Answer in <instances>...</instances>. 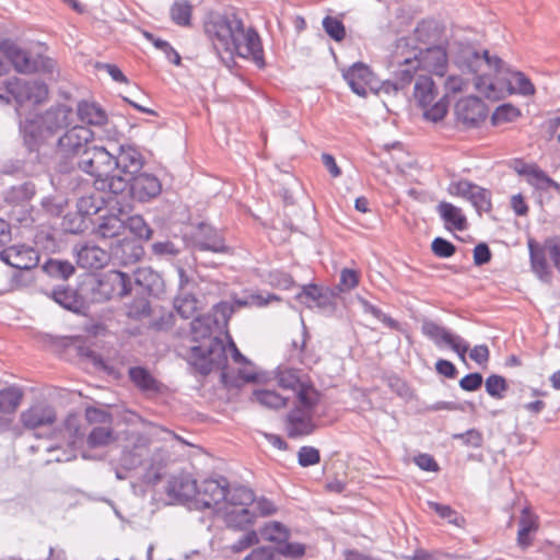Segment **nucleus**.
I'll use <instances>...</instances> for the list:
<instances>
[{
    "label": "nucleus",
    "mask_w": 560,
    "mask_h": 560,
    "mask_svg": "<svg viewBox=\"0 0 560 560\" xmlns=\"http://www.w3.org/2000/svg\"><path fill=\"white\" fill-rule=\"evenodd\" d=\"M56 448L67 447L71 452L105 447L116 441L113 416L107 410L88 407L84 418L70 415L56 432Z\"/></svg>",
    "instance_id": "39448f33"
},
{
    "label": "nucleus",
    "mask_w": 560,
    "mask_h": 560,
    "mask_svg": "<svg viewBox=\"0 0 560 560\" xmlns=\"http://www.w3.org/2000/svg\"><path fill=\"white\" fill-rule=\"evenodd\" d=\"M189 345L180 351L182 357L200 374L221 371L224 380L232 377L229 370V342L212 336L209 317L192 319Z\"/></svg>",
    "instance_id": "423d86ee"
},
{
    "label": "nucleus",
    "mask_w": 560,
    "mask_h": 560,
    "mask_svg": "<svg viewBox=\"0 0 560 560\" xmlns=\"http://www.w3.org/2000/svg\"><path fill=\"white\" fill-rule=\"evenodd\" d=\"M469 79L462 74L451 73L444 81V95L446 100L451 96L464 93L468 90Z\"/></svg>",
    "instance_id": "79ce46f5"
},
{
    "label": "nucleus",
    "mask_w": 560,
    "mask_h": 560,
    "mask_svg": "<svg viewBox=\"0 0 560 560\" xmlns=\"http://www.w3.org/2000/svg\"><path fill=\"white\" fill-rule=\"evenodd\" d=\"M546 130L560 145V109L555 110L546 120Z\"/></svg>",
    "instance_id": "13d9d810"
},
{
    "label": "nucleus",
    "mask_w": 560,
    "mask_h": 560,
    "mask_svg": "<svg viewBox=\"0 0 560 560\" xmlns=\"http://www.w3.org/2000/svg\"><path fill=\"white\" fill-rule=\"evenodd\" d=\"M219 512L226 526L236 530H247L256 521L253 506L221 505Z\"/></svg>",
    "instance_id": "412c9836"
},
{
    "label": "nucleus",
    "mask_w": 560,
    "mask_h": 560,
    "mask_svg": "<svg viewBox=\"0 0 560 560\" xmlns=\"http://www.w3.org/2000/svg\"><path fill=\"white\" fill-rule=\"evenodd\" d=\"M261 536L267 541L280 545L288 540L290 533L282 524L270 522L261 528Z\"/></svg>",
    "instance_id": "a19ab883"
},
{
    "label": "nucleus",
    "mask_w": 560,
    "mask_h": 560,
    "mask_svg": "<svg viewBox=\"0 0 560 560\" xmlns=\"http://www.w3.org/2000/svg\"><path fill=\"white\" fill-rule=\"evenodd\" d=\"M196 247L199 250H209L220 254L231 253V248L225 244L222 234L211 228L201 226V236L196 241Z\"/></svg>",
    "instance_id": "bb28decb"
},
{
    "label": "nucleus",
    "mask_w": 560,
    "mask_h": 560,
    "mask_svg": "<svg viewBox=\"0 0 560 560\" xmlns=\"http://www.w3.org/2000/svg\"><path fill=\"white\" fill-rule=\"evenodd\" d=\"M1 259L13 268L27 270L37 265L38 255L27 246H10L1 252Z\"/></svg>",
    "instance_id": "393cba45"
},
{
    "label": "nucleus",
    "mask_w": 560,
    "mask_h": 560,
    "mask_svg": "<svg viewBox=\"0 0 560 560\" xmlns=\"http://www.w3.org/2000/svg\"><path fill=\"white\" fill-rule=\"evenodd\" d=\"M100 290L108 298H122L131 290V281L127 273L109 270L100 279Z\"/></svg>",
    "instance_id": "5701e85b"
},
{
    "label": "nucleus",
    "mask_w": 560,
    "mask_h": 560,
    "mask_svg": "<svg viewBox=\"0 0 560 560\" xmlns=\"http://www.w3.org/2000/svg\"><path fill=\"white\" fill-rule=\"evenodd\" d=\"M486 392L495 399H502L509 388L506 380L497 374H492L486 378Z\"/></svg>",
    "instance_id": "49530a36"
},
{
    "label": "nucleus",
    "mask_w": 560,
    "mask_h": 560,
    "mask_svg": "<svg viewBox=\"0 0 560 560\" xmlns=\"http://www.w3.org/2000/svg\"><path fill=\"white\" fill-rule=\"evenodd\" d=\"M5 92L16 104V110L35 108L49 98V88L38 80H25L12 77L3 83Z\"/></svg>",
    "instance_id": "9d476101"
},
{
    "label": "nucleus",
    "mask_w": 560,
    "mask_h": 560,
    "mask_svg": "<svg viewBox=\"0 0 560 560\" xmlns=\"http://www.w3.org/2000/svg\"><path fill=\"white\" fill-rule=\"evenodd\" d=\"M107 253L98 246L85 245L77 254V264L85 269H98L107 260Z\"/></svg>",
    "instance_id": "cd10ccee"
},
{
    "label": "nucleus",
    "mask_w": 560,
    "mask_h": 560,
    "mask_svg": "<svg viewBox=\"0 0 560 560\" xmlns=\"http://www.w3.org/2000/svg\"><path fill=\"white\" fill-rule=\"evenodd\" d=\"M431 248L434 255L441 258H448L453 256L456 249L451 242L442 237L434 238L431 244Z\"/></svg>",
    "instance_id": "603ef678"
},
{
    "label": "nucleus",
    "mask_w": 560,
    "mask_h": 560,
    "mask_svg": "<svg viewBox=\"0 0 560 560\" xmlns=\"http://www.w3.org/2000/svg\"><path fill=\"white\" fill-rule=\"evenodd\" d=\"M448 45H435L415 52L423 71L443 77L448 67Z\"/></svg>",
    "instance_id": "f3484780"
},
{
    "label": "nucleus",
    "mask_w": 560,
    "mask_h": 560,
    "mask_svg": "<svg viewBox=\"0 0 560 560\" xmlns=\"http://www.w3.org/2000/svg\"><path fill=\"white\" fill-rule=\"evenodd\" d=\"M130 191L133 199L145 202L161 194L162 185L160 180L150 174H138L130 179Z\"/></svg>",
    "instance_id": "b1692460"
},
{
    "label": "nucleus",
    "mask_w": 560,
    "mask_h": 560,
    "mask_svg": "<svg viewBox=\"0 0 560 560\" xmlns=\"http://www.w3.org/2000/svg\"><path fill=\"white\" fill-rule=\"evenodd\" d=\"M2 57L11 63L16 72L22 74H51L56 69L54 59L44 55L33 56L12 38H0V77L8 71Z\"/></svg>",
    "instance_id": "6e6552de"
},
{
    "label": "nucleus",
    "mask_w": 560,
    "mask_h": 560,
    "mask_svg": "<svg viewBox=\"0 0 560 560\" xmlns=\"http://www.w3.org/2000/svg\"><path fill=\"white\" fill-rule=\"evenodd\" d=\"M455 115L458 121L467 127L477 126L487 117L483 102L476 96L459 98L455 104Z\"/></svg>",
    "instance_id": "a211bd4d"
},
{
    "label": "nucleus",
    "mask_w": 560,
    "mask_h": 560,
    "mask_svg": "<svg viewBox=\"0 0 560 560\" xmlns=\"http://www.w3.org/2000/svg\"><path fill=\"white\" fill-rule=\"evenodd\" d=\"M171 491L180 500L194 501L197 504L199 483L190 476H179L172 481Z\"/></svg>",
    "instance_id": "473e14b6"
},
{
    "label": "nucleus",
    "mask_w": 560,
    "mask_h": 560,
    "mask_svg": "<svg viewBox=\"0 0 560 560\" xmlns=\"http://www.w3.org/2000/svg\"><path fill=\"white\" fill-rule=\"evenodd\" d=\"M126 225L117 215L110 214L103 217L98 223L95 233L102 238H113L119 236Z\"/></svg>",
    "instance_id": "c9c22d12"
},
{
    "label": "nucleus",
    "mask_w": 560,
    "mask_h": 560,
    "mask_svg": "<svg viewBox=\"0 0 560 560\" xmlns=\"http://www.w3.org/2000/svg\"><path fill=\"white\" fill-rule=\"evenodd\" d=\"M97 69L106 71L110 78L118 83H128L127 77L122 73V71L114 63H98L96 66Z\"/></svg>",
    "instance_id": "680f3d73"
},
{
    "label": "nucleus",
    "mask_w": 560,
    "mask_h": 560,
    "mask_svg": "<svg viewBox=\"0 0 560 560\" xmlns=\"http://www.w3.org/2000/svg\"><path fill=\"white\" fill-rule=\"evenodd\" d=\"M416 39L424 45H448V38L446 35V27L440 21L434 19H424L420 21L415 31Z\"/></svg>",
    "instance_id": "aec40b11"
},
{
    "label": "nucleus",
    "mask_w": 560,
    "mask_h": 560,
    "mask_svg": "<svg viewBox=\"0 0 560 560\" xmlns=\"http://www.w3.org/2000/svg\"><path fill=\"white\" fill-rule=\"evenodd\" d=\"M44 269L51 277H59L61 279H68L74 272V267L71 262L57 259L46 261Z\"/></svg>",
    "instance_id": "a18cd8bd"
},
{
    "label": "nucleus",
    "mask_w": 560,
    "mask_h": 560,
    "mask_svg": "<svg viewBox=\"0 0 560 560\" xmlns=\"http://www.w3.org/2000/svg\"><path fill=\"white\" fill-rule=\"evenodd\" d=\"M243 560H273V551L266 547L254 549Z\"/></svg>",
    "instance_id": "774afa93"
},
{
    "label": "nucleus",
    "mask_w": 560,
    "mask_h": 560,
    "mask_svg": "<svg viewBox=\"0 0 560 560\" xmlns=\"http://www.w3.org/2000/svg\"><path fill=\"white\" fill-rule=\"evenodd\" d=\"M527 246L532 268L541 280L547 281L551 276L546 256L550 258L555 268L560 272V236L548 237L542 244L529 238Z\"/></svg>",
    "instance_id": "9b49d317"
},
{
    "label": "nucleus",
    "mask_w": 560,
    "mask_h": 560,
    "mask_svg": "<svg viewBox=\"0 0 560 560\" xmlns=\"http://www.w3.org/2000/svg\"><path fill=\"white\" fill-rule=\"evenodd\" d=\"M207 38L215 52L223 58L238 56L252 60L258 68L265 67L264 49L259 34L246 28L243 20L234 13H211L203 23Z\"/></svg>",
    "instance_id": "20e7f679"
},
{
    "label": "nucleus",
    "mask_w": 560,
    "mask_h": 560,
    "mask_svg": "<svg viewBox=\"0 0 560 560\" xmlns=\"http://www.w3.org/2000/svg\"><path fill=\"white\" fill-rule=\"evenodd\" d=\"M435 370L439 374L448 378H454L457 373L455 365L451 361L445 359H439L436 361Z\"/></svg>",
    "instance_id": "338daca9"
},
{
    "label": "nucleus",
    "mask_w": 560,
    "mask_h": 560,
    "mask_svg": "<svg viewBox=\"0 0 560 560\" xmlns=\"http://www.w3.org/2000/svg\"><path fill=\"white\" fill-rule=\"evenodd\" d=\"M361 271L355 268H342L337 289L339 292H350L357 289L361 282Z\"/></svg>",
    "instance_id": "37998d69"
},
{
    "label": "nucleus",
    "mask_w": 560,
    "mask_h": 560,
    "mask_svg": "<svg viewBox=\"0 0 560 560\" xmlns=\"http://www.w3.org/2000/svg\"><path fill=\"white\" fill-rule=\"evenodd\" d=\"M271 283L282 290H290L294 287L293 278L285 272H276L271 276Z\"/></svg>",
    "instance_id": "e2e57ef3"
},
{
    "label": "nucleus",
    "mask_w": 560,
    "mask_h": 560,
    "mask_svg": "<svg viewBox=\"0 0 560 560\" xmlns=\"http://www.w3.org/2000/svg\"><path fill=\"white\" fill-rule=\"evenodd\" d=\"M412 97L427 121L436 124L447 116L450 102L444 94L440 95L431 75L420 74L416 78Z\"/></svg>",
    "instance_id": "1a4fd4ad"
},
{
    "label": "nucleus",
    "mask_w": 560,
    "mask_h": 560,
    "mask_svg": "<svg viewBox=\"0 0 560 560\" xmlns=\"http://www.w3.org/2000/svg\"><path fill=\"white\" fill-rule=\"evenodd\" d=\"M453 63L463 73L471 74L477 92L490 101L511 95L525 98L536 95V86L527 74L505 67L501 58L491 56L488 50L479 51L471 45L460 44Z\"/></svg>",
    "instance_id": "f03ea898"
},
{
    "label": "nucleus",
    "mask_w": 560,
    "mask_h": 560,
    "mask_svg": "<svg viewBox=\"0 0 560 560\" xmlns=\"http://www.w3.org/2000/svg\"><path fill=\"white\" fill-rule=\"evenodd\" d=\"M469 357L479 366H486L490 360V350L487 345H476L469 350Z\"/></svg>",
    "instance_id": "6e6d98bb"
},
{
    "label": "nucleus",
    "mask_w": 560,
    "mask_h": 560,
    "mask_svg": "<svg viewBox=\"0 0 560 560\" xmlns=\"http://www.w3.org/2000/svg\"><path fill=\"white\" fill-rule=\"evenodd\" d=\"M455 439H459L467 446L478 448L482 445V433L476 429H470L465 433L455 434Z\"/></svg>",
    "instance_id": "5fc2aeb1"
},
{
    "label": "nucleus",
    "mask_w": 560,
    "mask_h": 560,
    "mask_svg": "<svg viewBox=\"0 0 560 560\" xmlns=\"http://www.w3.org/2000/svg\"><path fill=\"white\" fill-rule=\"evenodd\" d=\"M536 518L527 511L524 510L518 523L517 542L522 547L530 545L529 534L537 529Z\"/></svg>",
    "instance_id": "ea45409f"
},
{
    "label": "nucleus",
    "mask_w": 560,
    "mask_h": 560,
    "mask_svg": "<svg viewBox=\"0 0 560 560\" xmlns=\"http://www.w3.org/2000/svg\"><path fill=\"white\" fill-rule=\"evenodd\" d=\"M154 45H155V47H158L159 49L164 51V54L166 55L167 59L172 63H174L176 66L180 65V56H179V54L167 42L158 39V40L154 42Z\"/></svg>",
    "instance_id": "69168bd1"
},
{
    "label": "nucleus",
    "mask_w": 560,
    "mask_h": 560,
    "mask_svg": "<svg viewBox=\"0 0 560 560\" xmlns=\"http://www.w3.org/2000/svg\"><path fill=\"white\" fill-rule=\"evenodd\" d=\"M175 308L183 318H197L198 301L191 294L178 296L175 300Z\"/></svg>",
    "instance_id": "c03bdc74"
},
{
    "label": "nucleus",
    "mask_w": 560,
    "mask_h": 560,
    "mask_svg": "<svg viewBox=\"0 0 560 560\" xmlns=\"http://www.w3.org/2000/svg\"><path fill=\"white\" fill-rule=\"evenodd\" d=\"M526 172V182L528 185L534 187L537 190L547 191L549 189H553L557 192H560V184L549 177L546 172L536 166V168H530Z\"/></svg>",
    "instance_id": "f704fd0d"
},
{
    "label": "nucleus",
    "mask_w": 560,
    "mask_h": 560,
    "mask_svg": "<svg viewBox=\"0 0 560 560\" xmlns=\"http://www.w3.org/2000/svg\"><path fill=\"white\" fill-rule=\"evenodd\" d=\"M75 113L72 107L57 104L40 114H30L20 121V133L24 144L31 151L39 148L63 133L57 140V148L63 156L84 154L94 140V131L84 126H72Z\"/></svg>",
    "instance_id": "7ed1b4c3"
},
{
    "label": "nucleus",
    "mask_w": 560,
    "mask_h": 560,
    "mask_svg": "<svg viewBox=\"0 0 560 560\" xmlns=\"http://www.w3.org/2000/svg\"><path fill=\"white\" fill-rule=\"evenodd\" d=\"M125 225L138 238L149 240L152 235L151 228L141 215L130 217Z\"/></svg>",
    "instance_id": "8fccbe9b"
},
{
    "label": "nucleus",
    "mask_w": 560,
    "mask_h": 560,
    "mask_svg": "<svg viewBox=\"0 0 560 560\" xmlns=\"http://www.w3.org/2000/svg\"><path fill=\"white\" fill-rule=\"evenodd\" d=\"M259 542L258 534L255 530H247L233 546L232 550L241 552Z\"/></svg>",
    "instance_id": "4d7b16f0"
},
{
    "label": "nucleus",
    "mask_w": 560,
    "mask_h": 560,
    "mask_svg": "<svg viewBox=\"0 0 560 560\" xmlns=\"http://www.w3.org/2000/svg\"><path fill=\"white\" fill-rule=\"evenodd\" d=\"M323 27L327 35L336 40L341 42L346 37V27L343 22L335 16H326L323 20Z\"/></svg>",
    "instance_id": "09e8293b"
},
{
    "label": "nucleus",
    "mask_w": 560,
    "mask_h": 560,
    "mask_svg": "<svg viewBox=\"0 0 560 560\" xmlns=\"http://www.w3.org/2000/svg\"><path fill=\"white\" fill-rule=\"evenodd\" d=\"M77 115L79 119L93 126H103L107 121L105 110L96 103L82 101L77 106Z\"/></svg>",
    "instance_id": "2f4dec72"
},
{
    "label": "nucleus",
    "mask_w": 560,
    "mask_h": 560,
    "mask_svg": "<svg viewBox=\"0 0 560 560\" xmlns=\"http://www.w3.org/2000/svg\"><path fill=\"white\" fill-rule=\"evenodd\" d=\"M342 75L351 90L360 96H366L377 88L378 80L371 68L363 62L352 65L343 71Z\"/></svg>",
    "instance_id": "dca6fc26"
},
{
    "label": "nucleus",
    "mask_w": 560,
    "mask_h": 560,
    "mask_svg": "<svg viewBox=\"0 0 560 560\" xmlns=\"http://www.w3.org/2000/svg\"><path fill=\"white\" fill-rule=\"evenodd\" d=\"M171 20L179 26H190L192 18V5L188 0L175 1L170 8Z\"/></svg>",
    "instance_id": "58836bf2"
},
{
    "label": "nucleus",
    "mask_w": 560,
    "mask_h": 560,
    "mask_svg": "<svg viewBox=\"0 0 560 560\" xmlns=\"http://www.w3.org/2000/svg\"><path fill=\"white\" fill-rule=\"evenodd\" d=\"M422 70L416 54L412 57H406L398 62L394 72L396 86L404 89L415 79L416 73Z\"/></svg>",
    "instance_id": "7c9ffc66"
},
{
    "label": "nucleus",
    "mask_w": 560,
    "mask_h": 560,
    "mask_svg": "<svg viewBox=\"0 0 560 560\" xmlns=\"http://www.w3.org/2000/svg\"><path fill=\"white\" fill-rule=\"evenodd\" d=\"M255 503L254 492L245 487H236L231 490L226 489V497L223 499L222 505L230 506H253Z\"/></svg>",
    "instance_id": "e433bc0d"
},
{
    "label": "nucleus",
    "mask_w": 560,
    "mask_h": 560,
    "mask_svg": "<svg viewBox=\"0 0 560 560\" xmlns=\"http://www.w3.org/2000/svg\"><path fill=\"white\" fill-rule=\"evenodd\" d=\"M436 210L444 221L446 229L455 231H465L467 229V218L459 207L447 201H441Z\"/></svg>",
    "instance_id": "a878e982"
},
{
    "label": "nucleus",
    "mask_w": 560,
    "mask_h": 560,
    "mask_svg": "<svg viewBox=\"0 0 560 560\" xmlns=\"http://www.w3.org/2000/svg\"><path fill=\"white\" fill-rule=\"evenodd\" d=\"M229 339V350L228 353L231 354L233 363L236 365L237 377L242 382H252L256 378V372L254 365L249 360H247L237 349L235 342L232 340L230 336Z\"/></svg>",
    "instance_id": "c756f323"
},
{
    "label": "nucleus",
    "mask_w": 560,
    "mask_h": 560,
    "mask_svg": "<svg viewBox=\"0 0 560 560\" xmlns=\"http://www.w3.org/2000/svg\"><path fill=\"white\" fill-rule=\"evenodd\" d=\"M79 168L95 178V182L109 183L115 171V156L104 147L94 145L81 156Z\"/></svg>",
    "instance_id": "f8f14e48"
},
{
    "label": "nucleus",
    "mask_w": 560,
    "mask_h": 560,
    "mask_svg": "<svg viewBox=\"0 0 560 560\" xmlns=\"http://www.w3.org/2000/svg\"><path fill=\"white\" fill-rule=\"evenodd\" d=\"M421 330L422 334L430 338L438 347H441L442 343L448 346L458 355L459 360L466 363V354L469 350V345L460 336L451 332L434 322H424Z\"/></svg>",
    "instance_id": "2eb2a0df"
},
{
    "label": "nucleus",
    "mask_w": 560,
    "mask_h": 560,
    "mask_svg": "<svg viewBox=\"0 0 560 560\" xmlns=\"http://www.w3.org/2000/svg\"><path fill=\"white\" fill-rule=\"evenodd\" d=\"M510 205L516 215L523 217L529 211V207L522 194L513 195Z\"/></svg>",
    "instance_id": "0e129e2a"
},
{
    "label": "nucleus",
    "mask_w": 560,
    "mask_h": 560,
    "mask_svg": "<svg viewBox=\"0 0 560 560\" xmlns=\"http://www.w3.org/2000/svg\"><path fill=\"white\" fill-rule=\"evenodd\" d=\"M132 384L143 393H159L161 383L143 366H133L128 371Z\"/></svg>",
    "instance_id": "c85d7f7f"
},
{
    "label": "nucleus",
    "mask_w": 560,
    "mask_h": 560,
    "mask_svg": "<svg viewBox=\"0 0 560 560\" xmlns=\"http://www.w3.org/2000/svg\"><path fill=\"white\" fill-rule=\"evenodd\" d=\"M277 385L291 396H284L268 385L254 389L252 399L267 409L291 408L283 419L284 431L290 439L312 434L316 429L315 418L324 405V394L316 387L308 374L301 370L285 368L277 371Z\"/></svg>",
    "instance_id": "f257e3e1"
},
{
    "label": "nucleus",
    "mask_w": 560,
    "mask_h": 560,
    "mask_svg": "<svg viewBox=\"0 0 560 560\" xmlns=\"http://www.w3.org/2000/svg\"><path fill=\"white\" fill-rule=\"evenodd\" d=\"M447 192L457 198L469 201L478 212H489L492 208L489 190L467 179H458L450 183Z\"/></svg>",
    "instance_id": "4468645a"
},
{
    "label": "nucleus",
    "mask_w": 560,
    "mask_h": 560,
    "mask_svg": "<svg viewBox=\"0 0 560 560\" xmlns=\"http://www.w3.org/2000/svg\"><path fill=\"white\" fill-rule=\"evenodd\" d=\"M23 399V392L15 386H10L0 390V412L13 413Z\"/></svg>",
    "instance_id": "4c0bfd02"
},
{
    "label": "nucleus",
    "mask_w": 560,
    "mask_h": 560,
    "mask_svg": "<svg viewBox=\"0 0 560 560\" xmlns=\"http://www.w3.org/2000/svg\"><path fill=\"white\" fill-rule=\"evenodd\" d=\"M228 481L225 479H205L199 482L197 505L203 509L217 508L226 497Z\"/></svg>",
    "instance_id": "6ab92c4d"
},
{
    "label": "nucleus",
    "mask_w": 560,
    "mask_h": 560,
    "mask_svg": "<svg viewBox=\"0 0 560 560\" xmlns=\"http://www.w3.org/2000/svg\"><path fill=\"white\" fill-rule=\"evenodd\" d=\"M491 259V252L487 244L480 243L474 248V262L476 266L488 264Z\"/></svg>",
    "instance_id": "052dcab7"
},
{
    "label": "nucleus",
    "mask_w": 560,
    "mask_h": 560,
    "mask_svg": "<svg viewBox=\"0 0 560 560\" xmlns=\"http://www.w3.org/2000/svg\"><path fill=\"white\" fill-rule=\"evenodd\" d=\"M55 409L43 402L35 404L21 413V422L25 429L35 430L51 425L56 421Z\"/></svg>",
    "instance_id": "4be33fe9"
},
{
    "label": "nucleus",
    "mask_w": 560,
    "mask_h": 560,
    "mask_svg": "<svg viewBox=\"0 0 560 560\" xmlns=\"http://www.w3.org/2000/svg\"><path fill=\"white\" fill-rule=\"evenodd\" d=\"M142 166L143 158L138 150L131 147H121L119 154L115 156V170L117 168L127 178L120 175L112 176L108 183L109 190L114 194L124 191L130 179L137 176Z\"/></svg>",
    "instance_id": "ddd939ff"
},
{
    "label": "nucleus",
    "mask_w": 560,
    "mask_h": 560,
    "mask_svg": "<svg viewBox=\"0 0 560 560\" xmlns=\"http://www.w3.org/2000/svg\"><path fill=\"white\" fill-rule=\"evenodd\" d=\"M299 464L303 467L313 466L319 463V451L312 446H303L298 453Z\"/></svg>",
    "instance_id": "3c124183"
},
{
    "label": "nucleus",
    "mask_w": 560,
    "mask_h": 560,
    "mask_svg": "<svg viewBox=\"0 0 560 560\" xmlns=\"http://www.w3.org/2000/svg\"><path fill=\"white\" fill-rule=\"evenodd\" d=\"M522 116L520 107L512 103H504L495 107L491 114L490 121L493 127H501L516 122Z\"/></svg>",
    "instance_id": "72a5a7b5"
},
{
    "label": "nucleus",
    "mask_w": 560,
    "mask_h": 560,
    "mask_svg": "<svg viewBox=\"0 0 560 560\" xmlns=\"http://www.w3.org/2000/svg\"><path fill=\"white\" fill-rule=\"evenodd\" d=\"M482 385V375L480 373H470L459 381V386L466 392H474Z\"/></svg>",
    "instance_id": "bf43d9fd"
},
{
    "label": "nucleus",
    "mask_w": 560,
    "mask_h": 560,
    "mask_svg": "<svg viewBox=\"0 0 560 560\" xmlns=\"http://www.w3.org/2000/svg\"><path fill=\"white\" fill-rule=\"evenodd\" d=\"M428 504L430 509L433 510L440 517L446 518L451 524H454L458 527L465 525V518L450 505L441 504L438 502H429Z\"/></svg>",
    "instance_id": "de8ad7c7"
},
{
    "label": "nucleus",
    "mask_w": 560,
    "mask_h": 560,
    "mask_svg": "<svg viewBox=\"0 0 560 560\" xmlns=\"http://www.w3.org/2000/svg\"><path fill=\"white\" fill-rule=\"evenodd\" d=\"M167 434V431L152 427L148 431L135 435L131 444L127 445L122 452V466L133 469L144 465L153 467L163 464L166 453L164 435Z\"/></svg>",
    "instance_id": "0eeeda50"
},
{
    "label": "nucleus",
    "mask_w": 560,
    "mask_h": 560,
    "mask_svg": "<svg viewBox=\"0 0 560 560\" xmlns=\"http://www.w3.org/2000/svg\"><path fill=\"white\" fill-rule=\"evenodd\" d=\"M278 552L285 558L299 559L304 556L305 547L300 542H288L287 540L279 545Z\"/></svg>",
    "instance_id": "864d4df0"
}]
</instances>
